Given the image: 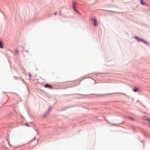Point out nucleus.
Returning a JSON list of instances; mask_svg holds the SVG:
<instances>
[{
    "label": "nucleus",
    "instance_id": "7",
    "mask_svg": "<svg viewBox=\"0 0 150 150\" xmlns=\"http://www.w3.org/2000/svg\"><path fill=\"white\" fill-rule=\"evenodd\" d=\"M76 3L75 2L73 3V7L75 8Z\"/></svg>",
    "mask_w": 150,
    "mask_h": 150
},
{
    "label": "nucleus",
    "instance_id": "11",
    "mask_svg": "<svg viewBox=\"0 0 150 150\" xmlns=\"http://www.w3.org/2000/svg\"><path fill=\"white\" fill-rule=\"evenodd\" d=\"M56 14H57V13H54V15H55Z\"/></svg>",
    "mask_w": 150,
    "mask_h": 150
},
{
    "label": "nucleus",
    "instance_id": "2",
    "mask_svg": "<svg viewBox=\"0 0 150 150\" xmlns=\"http://www.w3.org/2000/svg\"><path fill=\"white\" fill-rule=\"evenodd\" d=\"M92 20L94 21L93 25L95 26H96L97 24V20L96 19H92Z\"/></svg>",
    "mask_w": 150,
    "mask_h": 150
},
{
    "label": "nucleus",
    "instance_id": "13",
    "mask_svg": "<svg viewBox=\"0 0 150 150\" xmlns=\"http://www.w3.org/2000/svg\"><path fill=\"white\" fill-rule=\"evenodd\" d=\"M149 121L150 122V119H149Z\"/></svg>",
    "mask_w": 150,
    "mask_h": 150
},
{
    "label": "nucleus",
    "instance_id": "3",
    "mask_svg": "<svg viewBox=\"0 0 150 150\" xmlns=\"http://www.w3.org/2000/svg\"><path fill=\"white\" fill-rule=\"evenodd\" d=\"M133 91L134 92H138L140 91V90L138 88H135L133 89Z\"/></svg>",
    "mask_w": 150,
    "mask_h": 150
},
{
    "label": "nucleus",
    "instance_id": "9",
    "mask_svg": "<svg viewBox=\"0 0 150 150\" xmlns=\"http://www.w3.org/2000/svg\"><path fill=\"white\" fill-rule=\"evenodd\" d=\"M18 50H15V52L16 54H18Z\"/></svg>",
    "mask_w": 150,
    "mask_h": 150
},
{
    "label": "nucleus",
    "instance_id": "1",
    "mask_svg": "<svg viewBox=\"0 0 150 150\" xmlns=\"http://www.w3.org/2000/svg\"><path fill=\"white\" fill-rule=\"evenodd\" d=\"M44 87L50 89H52V86L47 84H46L45 86Z\"/></svg>",
    "mask_w": 150,
    "mask_h": 150
},
{
    "label": "nucleus",
    "instance_id": "6",
    "mask_svg": "<svg viewBox=\"0 0 150 150\" xmlns=\"http://www.w3.org/2000/svg\"><path fill=\"white\" fill-rule=\"evenodd\" d=\"M128 118L129 120H134V119L133 118H132L131 117H128Z\"/></svg>",
    "mask_w": 150,
    "mask_h": 150
},
{
    "label": "nucleus",
    "instance_id": "5",
    "mask_svg": "<svg viewBox=\"0 0 150 150\" xmlns=\"http://www.w3.org/2000/svg\"><path fill=\"white\" fill-rule=\"evenodd\" d=\"M3 45V43L2 41H0V48H3V47L2 46Z\"/></svg>",
    "mask_w": 150,
    "mask_h": 150
},
{
    "label": "nucleus",
    "instance_id": "12",
    "mask_svg": "<svg viewBox=\"0 0 150 150\" xmlns=\"http://www.w3.org/2000/svg\"><path fill=\"white\" fill-rule=\"evenodd\" d=\"M142 4H143V3L142 2Z\"/></svg>",
    "mask_w": 150,
    "mask_h": 150
},
{
    "label": "nucleus",
    "instance_id": "8",
    "mask_svg": "<svg viewBox=\"0 0 150 150\" xmlns=\"http://www.w3.org/2000/svg\"><path fill=\"white\" fill-rule=\"evenodd\" d=\"M73 8V9L76 12H77L78 13H79V12L78 11H77L76 9H75V8Z\"/></svg>",
    "mask_w": 150,
    "mask_h": 150
},
{
    "label": "nucleus",
    "instance_id": "10",
    "mask_svg": "<svg viewBox=\"0 0 150 150\" xmlns=\"http://www.w3.org/2000/svg\"><path fill=\"white\" fill-rule=\"evenodd\" d=\"M25 125L26 126H28V127H30V126H29V125L28 124H27H27H25Z\"/></svg>",
    "mask_w": 150,
    "mask_h": 150
},
{
    "label": "nucleus",
    "instance_id": "4",
    "mask_svg": "<svg viewBox=\"0 0 150 150\" xmlns=\"http://www.w3.org/2000/svg\"><path fill=\"white\" fill-rule=\"evenodd\" d=\"M135 39L137 40H138L139 41H142L143 42H144V43H145V42L143 41V40H142V39H139V38L138 37H135Z\"/></svg>",
    "mask_w": 150,
    "mask_h": 150
}]
</instances>
